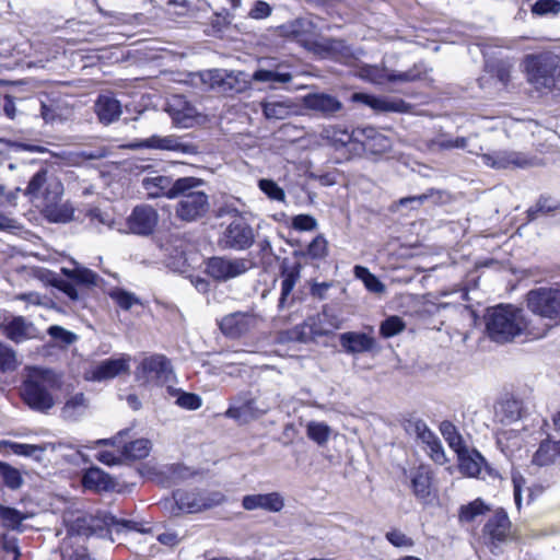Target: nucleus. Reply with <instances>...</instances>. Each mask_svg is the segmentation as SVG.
<instances>
[{
  "instance_id": "obj_1",
  "label": "nucleus",
  "mask_w": 560,
  "mask_h": 560,
  "mask_svg": "<svg viewBox=\"0 0 560 560\" xmlns=\"http://www.w3.org/2000/svg\"><path fill=\"white\" fill-rule=\"evenodd\" d=\"M61 384V376L52 370L28 366L22 385L23 399L32 409L48 410L55 404L51 392L60 389Z\"/></svg>"
},
{
  "instance_id": "obj_2",
  "label": "nucleus",
  "mask_w": 560,
  "mask_h": 560,
  "mask_svg": "<svg viewBox=\"0 0 560 560\" xmlns=\"http://www.w3.org/2000/svg\"><path fill=\"white\" fill-rule=\"evenodd\" d=\"M279 404L280 393L277 388L259 389L257 395L246 390L232 398L224 415L240 422H249L261 418Z\"/></svg>"
},
{
  "instance_id": "obj_3",
  "label": "nucleus",
  "mask_w": 560,
  "mask_h": 560,
  "mask_svg": "<svg viewBox=\"0 0 560 560\" xmlns=\"http://www.w3.org/2000/svg\"><path fill=\"white\" fill-rule=\"evenodd\" d=\"M127 532H144L141 524L130 520H119L112 514H83L72 512V537H104Z\"/></svg>"
},
{
  "instance_id": "obj_4",
  "label": "nucleus",
  "mask_w": 560,
  "mask_h": 560,
  "mask_svg": "<svg viewBox=\"0 0 560 560\" xmlns=\"http://www.w3.org/2000/svg\"><path fill=\"white\" fill-rule=\"evenodd\" d=\"M486 330L491 340L503 343L520 336L527 326L523 311L512 305L489 308L485 315Z\"/></svg>"
},
{
  "instance_id": "obj_5",
  "label": "nucleus",
  "mask_w": 560,
  "mask_h": 560,
  "mask_svg": "<svg viewBox=\"0 0 560 560\" xmlns=\"http://www.w3.org/2000/svg\"><path fill=\"white\" fill-rule=\"evenodd\" d=\"M527 81L540 93H549L560 78L559 57L550 51L527 55L524 59Z\"/></svg>"
},
{
  "instance_id": "obj_6",
  "label": "nucleus",
  "mask_w": 560,
  "mask_h": 560,
  "mask_svg": "<svg viewBox=\"0 0 560 560\" xmlns=\"http://www.w3.org/2000/svg\"><path fill=\"white\" fill-rule=\"evenodd\" d=\"M188 183L183 192L178 194V202L175 207L176 217L185 222H194L203 218L209 209V196L202 189L205 182L201 178L186 176Z\"/></svg>"
},
{
  "instance_id": "obj_7",
  "label": "nucleus",
  "mask_w": 560,
  "mask_h": 560,
  "mask_svg": "<svg viewBox=\"0 0 560 560\" xmlns=\"http://www.w3.org/2000/svg\"><path fill=\"white\" fill-rule=\"evenodd\" d=\"M257 233L247 217H238L222 229L218 237V246L223 250L245 252L256 243Z\"/></svg>"
},
{
  "instance_id": "obj_8",
  "label": "nucleus",
  "mask_w": 560,
  "mask_h": 560,
  "mask_svg": "<svg viewBox=\"0 0 560 560\" xmlns=\"http://www.w3.org/2000/svg\"><path fill=\"white\" fill-rule=\"evenodd\" d=\"M149 170L150 172L141 179V187L145 191L148 199H177L178 194L183 192L184 187L188 183L185 180V177L174 178L170 175H162L153 171L151 165L143 167V171Z\"/></svg>"
},
{
  "instance_id": "obj_9",
  "label": "nucleus",
  "mask_w": 560,
  "mask_h": 560,
  "mask_svg": "<svg viewBox=\"0 0 560 560\" xmlns=\"http://www.w3.org/2000/svg\"><path fill=\"white\" fill-rule=\"evenodd\" d=\"M24 194L38 206L49 208L61 199L63 186L57 177L48 176L46 170H40L32 177Z\"/></svg>"
},
{
  "instance_id": "obj_10",
  "label": "nucleus",
  "mask_w": 560,
  "mask_h": 560,
  "mask_svg": "<svg viewBox=\"0 0 560 560\" xmlns=\"http://www.w3.org/2000/svg\"><path fill=\"white\" fill-rule=\"evenodd\" d=\"M173 375L172 364L163 354L143 358L135 371L136 380L144 385H164L173 378Z\"/></svg>"
},
{
  "instance_id": "obj_11",
  "label": "nucleus",
  "mask_w": 560,
  "mask_h": 560,
  "mask_svg": "<svg viewBox=\"0 0 560 560\" xmlns=\"http://www.w3.org/2000/svg\"><path fill=\"white\" fill-rule=\"evenodd\" d=\"M173 499L179 511L199 513L220 505L225 501V495L220 491L178 489L173 492Z\"/></svg>"
},
{
  "instance_id": "obj_12",
  "label": "nucleus",
  "mask_w": 560,
  "mask_h": 560,
  "mask_svg": "<svg viewBox=\"0 0 560 560\" xmlns=\"http://www.w3.org/2000/svg\"><path fill=\"white\" fill-rule=\"evenodd\" d=\"M130 148L170 151L182 155H196L200 152L196 143L188 141L185 136L176 135H152L151 137L136 140L130 144Z\"/></svg>"
},
{
  "instance_id": "obj_13",
  "label": "nucleus",
  "mask_w": 560,
  "mask_h": 560,
  "mask_svg": "<svg viewBox=\"0 0 560 560\" xmlns=\"http://www.w3.org/2000/svg\"><path fill=\"white\" fill-rule=\"evenodd\" d=\"M252 266L248 258L214 256L206 261V272L215 281L225 282L246 273Z\"/></svg>"
},
{
  "instance_id": "obj_14",
  "label": "nucleus",
  "mask_w": 560,
  "mask_h": 560,
  "mask_svg": "<svg viewBox=\"0 0 560 560\" xmlns=\"http://www.w3.org/2000/svg\"><path fill=\"white\" fill-rule=\"evenodd\" d=\"M424 69L422 65H415L413 68L396 72L388 70L384 66L364 65L359 68L358 74L361 79L374 84H385L386 82H411L422 78Z\"/></svg>"
},
{
  "instance_id": "obj_15",
  "label": "nucleus",
  "mask_w": 560,
  "mask_h": 560,
  "mask_svg": "<svg viewBox=\"0 0 560 560\" xmlns=\"http://www.w3.org/2000/svg\"><path fill=\"white\" fill-rule=\"evenodd\" d=\"M528 308L542 317L555 318L560 315V285L538 288L527 293Z\"/></svg>"
},
{
  "instance_id": "obj_16",
  "label": "nucleus",
  "mask_w": 560,
  "mask_h": 560,
  "mask_svg": "<svg viewBox=\"0 0 560 560\" xmlns=\"http://www.w3.org/2000/svg\"><path fill=\"white\" fill-rule=\"evenodd\" d=\"M159 219V212L153 206L141 203L131 210V213L126 219V225L132 234L149 236L155 231Z\"/></svg>"
},
{
  "instance_id": "obj_17",
  "label": "nucleus",
  "mask_w": 560,
  "mask_h": 560,
  "mask_svg": "<svg viewBox=\"0 0 560 560\" xmlns=\"http://www.w3.org/2000/svg\"><path fill=\"white\" fill-rule=\"evenodd\" d=\"M511 521L503 509H498L486 522L482 534L493 548L512 538Z\"/></svg>"
},
{
  "instance_id": "obj_18",
  "label": "nucleus",
  "mask_w": 560,
  "mask_h": 560,
  "mask_svg": "<svg viewBox=\"0 0 560 560\" xmlns=\"http://www.w3.org/2000/svg\"><path fill=\"white\" fill-rule=\"evenodd\" d=\"M129 362L130 357L126 354L117 359H106L86 371L85 380L101 382L114 378L129 371Z\"/></svg>"
},
{
  "instance_id": "obj_19",
  "label": "nucleus",
  "mask_w": 560,
  "mask_h": 560,
  "mask_svg": "<svg viewBox=\"0 0 560 560\" xmlns=\"http://www.w3.org/2000/svg\"><path fill=\"white\" fill-rule=\"evenodd\" d=\"M481 159L485 165L497 170H504L510 167L525 168L532 164L525 154L509 150H499L485 153L482 154Z\"/></svg>"
},
{
  "instance_id": "obj_20",
  "label": "nucleus",
  "mask_w": 560,
  "mask_h": 560,
  "mask_svg": "<svg viewBox=\"0 0 560 560\" xmlns=\"http://www.w3.org/2000/svg\"><path fill=\"white\" fill-rule=\"evenodd\" d=\"M311 334L314 336H327L343 325V318L329 305H324L320 313L307 320Z\"/></svg>"
},
{
  "instance_id": "obj_21",
  "label": "nucleus",
  "mask_w": 560,
  "mask_h": 560,
  "mask_svg": "<svg viewBox=\"0 0 560 560\" xmlns=\"http://www.w3.org/2000/svg\"><path fill=\"white\" fill-rule=\"evenodd\" d=\"M166 110L172 117L173 122L182 128L192 127L197 110L183 96L174 95L166 105Z\"/></svg>"
},
{
  "instance_id": "obj_22",
  "label": "nucleus",
  "mask_w": 560,
  "mask_h": 560,
  "mask_svg": "<svg viewBox=\"0 0 560 560\" xmlns=\"http://www.w3.org/2000/svg\"><path fill=\"white\" fill-rule=\"evenodd\" d=\"M242 506L246 511L260 509L270 513H277L283 509L284 499L279 492L248 494L243 498Z\"/></svg>"
},
{
  "instance_id": "obj_23",
  "label": "nucleus",
  "mask_w": 560,
  "mask_h": 560,
  "mask_svg": "<svg viewBox=\"0 0 560 560\" xmlns=\"http://www.w3.org/2000/svg\"><path fill=\"white\" fill-rule=\"evenodd\" d=\"M352 100L382 113H402L408 107L402 100L374 96L365 93H354Z\"/></svg>"
},
{
  "instance_id": "obj_24",
  "label": "nucleus",
  "mask_w": 560,
  "mask_h": 560,
  "mask_svg": "<svg viewBox=\"0 0 560 560\" xmlns=\"http://www.w3.org/2000/svg\"><path fill=\"white\" fill-rule=\"evenodd\" d=\"M2 334L14 342H22L26 339L37 337V329L35 326L25 320L22 316L13 317L11 320L0 325Z\"/></svg>"
},
{
  "instance_id": "obj_25",
  "label": "nucleus",
  "mask_w": 560,
  "mask_h": 560,
  "mask_svg": "<svg viewBox=\"0 0 560 560\" xmlns=\"http://www.w3.org/2000/svg\"><path fill=\"white\" fill-rule=\"evenodd\" d=\"M304 106L323 116L329 117L342 109V103L335 96L326 93H311L304 96Z\"/></svg>"
},
{
  "instance_id": "obj_26",
  "label": "nucleus",
  "mask_w": 560,
  "mask_h": 560,
  "mask_svg": "<svg viewBox=\"0 0 560 560\" xmlns=\"http://www.w3.org/2000/svg\"><path fill=\"white\" fill-rule=\"evenodd\" d=\"M339 342L348 354L370 352L375 347V339L365 332L348 331L339 335Z\"/></svg>"
},
{
  "instance_id": "obj_27",
  "label": "nucleus",
  "mask_w": 560,
  "mask_h": 560,
  "mask_svg": "<svg viewBox=\"0 0 560 560\" xmlns=\"http://www.w3.org/2000/svg\"><path fill=\"white\" fill-rule=\"evenodd\" d=\"M358 135L362 137L359 143L363 150L372 154H382L392 148L390 139L372 127L357 128Z\"/></svg>"
},
{
  "instance_id": "obj_28",
  "label": "nucleus",
  "mask_w": 560,
  "mask_h": 560,
  "mask_svg": "<svg viewBox=\"0 0 560 560\" xmlns=\"http://www.w3.org/2000/svg\"><path fill=\"white\" fill-rule=\"evenodd\" d=\"M67 97L46 95L40 100V116L45 122H55L67 118Z\"/></svg>"
},
{
  "instance_id": "obj_29",
  "label": "nucleus",
  "mask_w": 560,
  "mask_h": 560,
  "mask_svg": "<svg viewBox=\"0 0 560 560\" xmlns=\"http://www.w3.org/2000/svg\"><path fill=\"white\" fill-rule=\"evenodd\" d=\"M94 107L100 121L104 125L116 121L121 115V104L112 94L100 95Z\"/></svg>"
},
{
  "instance_id": "obj_30",
  "label": "nucleus",
  "mask_w": 560,
  "mask_h": 560,
  "mask_svg": "<svg viewBox=\"0 0 560 560\" xmlns=\"http://www.w3.org/2000/svg\"><path fill=\"white\" fill-rule=\"evenodd\" d=\"M252 322L250 315L237 312L224 316L220 322V329L225 336L236 338L248 331Z\"/></svg>"
},
{
  "instance_id": "obj_31",
  "label": "nucleus",
  "mask_w": 560,
  "mask_h": 560,
  "mask_svg": "<svg viewBox=\"0 0 560 560\" xmlns=\"http://www.w3.org/2000/svg\"><path fill=\"white\" fill-rule=\"evenodd\" d=\"M82 485L85 489L100 492L114 489L115 481L101 468L91 467L84 472L82 477Z\"/></svg>"
},
{
  "instance_id": "obj_32",
  "label": "nucleus",
  "mask_w": 560,
  "mask_h": 560,
  "mask_svg": "<svg viewBox=\"0 0 560 560\" xmlns=\"http://www.w3.org/2000/svg\"><path fill=\"white\" fill-rule=\"evenodd\" d=\"M152 470L153 474L158 477L159 482L165 486L179 483L192 475L187 467L180 464L154 467Z\"/></svg>"
},
{
  "instance_id": "obj_33",
  "label": "nucleus",
  "mask_w": 560,
  "mask_h": 560,
  "mask_svg": "<svg viewBox=\"0 0 560 560\" xmlns=\"http://www.w3.org/2000/svg\"><path fill=\"white\" fill-rule=\"evenodd\" d=\"M284 66L278 65L275 69H258L253 73L252 80L266 82L270 88L277 89L280 85L291 82L293 79L292 73L284 71Z\"/></svg>"
},
{
  "instance_id": "obj_34",
  "label": "nucleus",
  "mask_w": 560,
  "mask_h": 560,
  "mask_svg": "<svg viewBox=\"0 0 560 560\" xmlns=\"http://www.w3.org/2000/svg\"><path fill=\"white\" fill-rule=\"evenodd\" d=\"M522 406L513 398L498 401L494 406V419L501 424H512L520 420Z\"/></svg>"
},
{
  "instance_id": "obj_35",
  "label": "nucleus",
  "mask_w": 560,
  "mask_h": 560,
  "mask_svg": "<svg viewBox=\"0 0 560 560\" xmlns=\"http://www.w3.org/2000/svg\"><path fill=\"white\" fill-rule=\"evenodd\" d=\"M313 50L323 58H339L349 54V47L342 39L322 38L312 43Z\"/></svg>"
},
{
  "instance_id": "obj_36",
  "label": "nucleus",
  "mask_w": 560,
  "mask_h": 560,
  "mask_svg": "<svg viewBox=\"0 0 560 560\" xmlns=\"http://www.w3.org/2000/svg\"><path fill=\"white\" fill-rule=\"evenodd\" d=\"M560 457V440L546 439L540 442L539 447L533 455L532 463L539 467L549 466Z\"/></svg>"
},
{
  "instance_id": "obj_37",
  "label": "nucleus",
  "mask_w": 560,
  "mask_h": 560,
  "mask_svg": "<svg viewBox=\"0 0 560 560\" xmlns=\"http://www.w3.org/2000/svg\"><path fill=\"white\" fill-rule=\"evenodd\" d=\"M72 302L78 299V292L74 285L92 288L98 285L101 278L91 269L81 266L72 258Z\"/></svg>"
},
{
  "instance_id": "obj_38",
  "label": "nucleus",
  "mask_w": 560,
  "mask_h": 560,
  "mask_svg": "<svg viewBox=\"0 0 560 560\" xmlns=\"http://www.w3.org/2000/svg\"><path fill=\"white\" fill-rule=\"evenodd\" d=\"M264 116L268 120H282L290 117L295 107L290 100H267L261 102Z\"/></svg>"
},
{
  "instance_id": "obj_39",
  "label": "nucleus",
  "mask_w": 560,
  "mask_h": 560,
  "mask_svg": "<svg viewBox=\"0 0 560 560\" xmlns=\"http://www.w3.org/2000/svg\"><path fill=\"white\" fill-rule=\"evenodd\" d=\"M431 479V472L424 466H420L410 472L411 488L419 500H425L430 495Z\"/></svg>"
},
{
  "instance_id": "obj_40",
  "label": "nucleus",
  "mask_w": 560,
  "mask_h": 560,
  "mask_svg": "<svg viewBox=\"0 0 560 560\" xmlns=\"http://www.w3.org/2000/svg\"><path fill=\"white\" fill-rule=\"evenodd\" d=\"M300 272L301 266L299 264H294L291 267H285L282 269L281 294L279 299L280 308L284 307L288 296L291 294L292 290L294 289L296 282L301 277Z\"/></svg>"
},
{
  "instance_id": "obj_41",
  "label": "nucleus",
  "mask_w": 560,
  "mask_h": 560,
  "mask_svg": "<svg viewBox=\"0 0 560 560\" xmlns=\"http://www.w3.org/2000/svg\"><path fill=\"white\" fill-rule=\"evenodd\" d=\"M522 441L520 430L516 429L501 430L497 433V444L506 456L520 450Z\"/></svg>"
},
{
  "instance_id": "obj_42",
  "label": "nucleus",
  "mask_w": 560,
  "mask_h": 560,
  "mask_svg": "<svg viewBox=\"0 0 560 560\" xmlns=\"http://www.w3.org/2000/svg\"><path fill=\"white\" fill-rule=\"evenodd\" d=\"M287 36L306 38L315 33V24L307 18H298L282 26Z\"/></svg>"
},
{
  "instance_id": "obj_43",
  "label": "nucleus",
  "mask_w": 560,
  "mask_h": 560,
  "mask_svg": "<svg viewBox=\"0 0 560 560\" xmlns=\"http://www.w3.org/2000/svg\"><path fill=\"white\" fill-rule=\"evenodd\" d=\"M354 277L361 280L365 289L375 294H383L386 291L385 284L373 275L366 267L357 265L353 268Z\"/></svg>"
},
{
  "instance_id": "obj_44",
  "label": "nucleus",
  "mask_w": 560,
  "mask_h": 560,
  "mask_svg": "<svg viewBox=\"0 0 560 560\" xmlns=\"http://www.w3.org/2000/svg\"><path fill=\"white\" fill-rule=\"evenodd\" d=\"M170 396L175 398V404L186 410H197L202 405V399L199 395L187 393L180 388L167 387Z\"/></svg>"
},
{
  "instance_id": "obj_45",
  "label": "nucleus",
  "mask_w": 560,
  "mask_h": 560,
  "mask_svg": "<svg viewBox=\"0 0 560 560\" xmlns=\"http://www.w3.org/2000/svg\"><path fill=\"white\" fill-rule=\"evenodd\" d=\"M150 451L151 442L148 439H138L122 446L121 456L125 459L138 460L145 458Z\"/></svg>"
},
{
  "instance_id": "obj_46",
  "label": "nucleus",
  "mask_w": 560,
  "mask_h": 560,
  "mask_svg": "<svg viewBox=\"0 0 560 560\" xmlns=\"http://www.w3.org/2000/svg\"><path fill=\"white\" fill-rule=\"evenodd\" d=\"M249 75L242 71H228L223 84V93H242L248 89L250 84Z\"/></svg>"
},
{
  "instance_id": "obj_47",
  "label": "nucleus",
  "mask_w": 560,
  "mask_h": 560,
  "mask_svg": "<svg viewBox=\"0 0 560 560\" xmlns=\"http://www.w3.org/2000/svg\"><path fill=\"white\" fill-rule=\"evenodd\" d=\"M107 155V150L104 147H89L83 148L79 144L72 143V165L86 160H100Z\"/></svg>"
},
{
  "instance_id": "obj_48",
  "label": "nucleus",
  "mask_w": 560,
  "mask_h": 560,
  "mask_svg": "<svg viewBox=\"0 0 560 560\" xmlns=\"http://www.w3.org/2000/svg\"><path fill=\"white\" fill-rule=\"evenodd\" d=\"M326 138L331 142L336 148L346 147L351 142H360L362 137L357 136V129L349 131L348 129L342 128H331L326 130Z\"/></svg>"
},
{
  "instance_id": "obj_49",
  "label": "nucleus",
  "mask_w": 560,
  "mask_h": 560,
  "mask_svg": "<svg viewBox=\"0 0 560 560\" xmlns=\"http://www.w3.org/2000/svg\"><path fill=\"white\" fill-rule=\"evenodd\" d=\"M489 510V506L481 499H476L472 502L460 506L458 515L459 522H474L477 516L483 515Z\"/></svg>"
},
{
  "instance_id": "obj_50",
  "label": "nucleus",
  "mask_w": 560,
  "mask_h": 560,
  "mask_svg": "<svg viewBox=\"0 0 560 560\" xmlns=\"http://www.w3.org/2000/svg\"><path fill=\"white\" fill-rule=\"evenodd\" d=\"M483 457L478 452L459 456L460 471L469 477L478 476L481 471Z\"/></svg>"
},
{
  "instance_id": "obj_51",
  "label": "nucleus",
  "mask_w": 560,
  "mask_h": 560,
  "mask_svg": "<svg viewBox=\"0 0 560 560\" xmlns=\"http://www.w3.org/2000/svg\"><path fill=\"white\" fill-rule=\"evenodd\" d=\"M331 429L324 422L311 421L306 427V434L308 439L316 442L318 445H324L329 440Z\"/></svg>"
},
{
  "instance_id": "obj_52",
  "label": "nucleus",
  "mask_w": 560,
  "mask_h": 560,
  "mask_svg": "<svg viewBox=\"0 0 560 560\" xmlns=\"http://www.w3.org/2000/svg\"><path fill=\"white\" fill-rule=\"evenodd\" d=\"M558 208V202L550 198L541 196L537 202L527 210L528 221L536 220L541 214H548Z\"/></svg>"
},
{
  "instance_id": "obj_53",
  "label": "nucleus",
  "mask_w": 560,
  "mask_h": 560,
  "mask_svg": "<svg viewBox=\"0 0 560 560\" xmlns=\"http://www.w3.org/2000/svg\"><path fill=\"white\" fill-rule=\"evenodd\" d=\"M467 144L468 138L450 135H440L432 140V145L439 150L466 149Z\"/></svg>"
},
{
  "instance_id": "obj_54",
  "label": "nucleus",
  "mask_w": 560,
  "mask_h": 560,
  "mask_svg": "<svg viewBox=\"0 0 560 560\" xmlns=\"http://www.w3.org/2000/svg\"><path fill=\"white\" fill-rule=\"evenodd\" d=\"M0 477L4 485L12 490H16L23 485V478L20 471L3 462H0Z\"/></svg>"
},
{
  "instance_id": "obj_55",
  "label": "nucleus",
  "mask_w": 560,
  "mask_h": 560,
  "mask_svg": "<svg viewBox=\"0 0 560 560\" xmlns=\"http://www.w3.org/2000/svg\"><path fill=\"white\" fill-rule=\"evenodd\" d=\"M406 327L401 317L393 315L384 319L380 326V332L384 338H390L400 334Z\"/></svg>"
},
{
  "instance_id": "obj_56",
  "label": "nucleus",
  "mask_w": 560,
  "mask_h": 560,
  "mask_svg": "<svg viewBox=\"0 0 560 560\" xmlns=\"http://www.w3.org/2000/svg\"><path fill=\"white\" fill-rule=\"evenodd\" d=\"M532 13L539 16L557 15L560 13L559 0H537L532 5Z\"/></svg>"
},
{
  "instance_id": "obj_57",
  "label": "nucleus",
  "mask_w": 560,
  "mask_h": 560,
  "mask_svg": "<svg viewBox=\"0 0 560 560\" xmlns=\"http://www.w3.org/2000/svg\"><path fill=\"white\" fill-rule=\"evenodd\" d=\"M225 77H228V70L213 69L205 72L202 74V80L209 84L210 89L218 90L219 92L223 93Z\"/></svg>"
},
{
  "instance_id": "obj_58",
  "label": "nucleus",
  "mask_w": 560,
  "mask_h": 560,
  "mask_svg": "<svg viewBox=\"0 0 560 560\" xmlns=\"http://www.w3.org/2000/svg\"><path fill=\"white\" fill-rule=\"evenodd\" d=\"M18 366L16 353L9 346L0 342V371H13Z\"/></svg>"
},
{
  "instance_id": "obj_59",
  "label": "nucleus",
  "mask_w": 560,
  "mask_h": 560,
  "mask_svg": "<svg viewBox=\"0 0 560 560\" xmlns=\"http://www.w3.org/2000/svg\"><path fill=\"white\" fill-rule=\"evenodd\" d=\"M0 445L9 447L14 454L21 456H35L36 453L44 451V448L38 445L22 444L11 441H2Z\"/></svg>"
},
{
  "instance_id": "obj_60",
  "label": "nucleus",
  "mask_w": 560,
  "mask_h": 560,
  "mask_svg": "<svg viewBox=\"0 0 560 560\" xmlns=\"http://www.w3.org/2000/svg\"><path fill=\"white\" fill-rule=\"evenodd\" d=\"M259 188L262 192H265L270 199L277 201H284L285 194L283 189L271 179H260L258 183Z\"/></svg>"
},
{
  "instance_id": "obj_61",
  "label": "nucleus",
  "mask_w": 560,
  "mask_h": 560,
  "mask_svg": "<svg viewBox=\"0 0 560 560\" xmlns=\"http://www.w3.org/2000/svg\"><path fill=\"white\" fill-rule=\"evenodd\" d=\"M85 217L90 220V224L95 229H100L101 225H105L107 228H112L113 218L105 212H102L98 208L90 209Z\"/></svg>"
},
{
  "instance_id": "obj_62",
  "label": "nucleus",
  "mask_w": 560,
  "mask_h": 560,
  "mask_svg": "<svg viewBox=\"0 0 560 560\" xmlns=\"http://www.w3.org/2000/svg\"><path fill=\"white\" fill-rule=\"evenodd\" d=\"M0 518L5 526L15 528L21 525L25 516L16 509L4 506Z\"/></svg>"
},
{
  "instance_id": "obj_63",
  "label": "nucleus",
  "mask_w": 560,
  "mask_h": 560,
  "mask_svg": "<svg viewBox=\"0 0 560 560\" xmlns=\"http://www.w3.org/2000/svg\"><path fill=\"white\" fill-rule=\"evenodd\" d=\"M511 68L512 65L509 61L500 60L491 66V71L502 85H506L510 81Z\"/></svg>"
},
{
  "instance_id": "obj_64",
  "label": "nucleus",
  "mask_w": 560,
  "mask_h": 560,
  "mask_svg": "<svg viewBox=\"0 0 560 560\" xmlns=\"http://www.w3.org/2000/svg\"><path fill=\"white\" fill-rule=\"evenodd\" d=\"M292 226L298 231H313L317 228V221L310 214H298L292 219Z\"/></svg>"
}]
</instances>
